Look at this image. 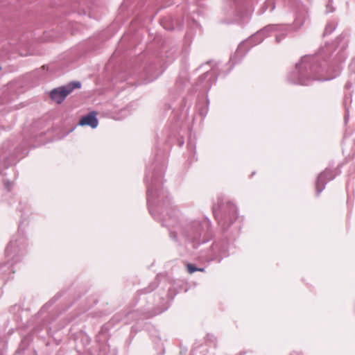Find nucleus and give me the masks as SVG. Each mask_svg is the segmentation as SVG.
<instances>
[{"instance_id": "nucleus-1", "label": "nucleus", "mask_w": 355, "mask_h": 355, "mask_svg": "<svg viewBox=\"0 0 355 355\" xmlns=\"http://www.w3.org/2000/svg\"><path fill=\"white\" fill-rule=\"evenodd\" d=\"M165 171L164 162L159 157L147 167L145 180L147 184V204L151 216L157 220H162L166 226L171 238L178 243H190L193 248L211 240L213 232L211 221L205 218L199 220H182L179 218L178 211H167V218H162L160 211L166 210L171 205V198L163 185Z\"/></svg>"}, {"instance_id": "nucleus-2", "label": "nucleus", "mask_w": 355, "mask_h": 355, "mask_svg": "<svg viewBox=\"0 0 355 355\" xmlns=\"http://www.w3.org/2000/svg\"><path fill=\"white\" fill-rule=\"evenodd\" d=\"M345 58L339 60V63L331 68L326 69V62L319 63V55H304L300 62L296 63L287 80L295 85H309L315 80L328 81L337 77L341 70L340 64Z\"/></svg>"}, {"instance_id": "nucleus-3", "label": "nucleus", "mask_w": 355, "mask_h": 355, "mask_svg": "<svg viewBox=\"0 0 355 355\" xmlns=\"http://www.w3.org/2000/svg\"><path fill=\"white\" fill-rule=\"evenodd\" d=\"M21 225L19 226L17 234L15 235L8 245L5 254L7 257H10L12 263L0 264V277L5 282L11 278V275L14 273L12 266L14 263L20 261L21 258L25 254L27 245L26 239L20 230Z\"/></svg>"}, {"instance_id": "nucleus-4", "label": "nucleus", "mask_w": 355, "mask_h": 355, "mask_svg": "<svg viewBox=\"0 0 355 355\" xmlns=\"http://www.w3.org/2000/svg\"><path fill=\"white\" fill-rule=\"evenodd\" d=\"M253 10L252 0L228 1L224 4L221 19L223 24H232L243 19Z\"/></svg>"}, {"instance_id": "nucleus-5", "label": "nucleus", "mask_w": 355, "mask_h": 355, "mask_svg": "<svg viewBox=\"0 0 355 355\" xmlns=\"http://www.w3.org/2000/svg\"><path fill=\"white\" fill-rule=\"evenodd\" d=\"M278 28L279 26L274 24L268 25L258 31L248 40L241 42L234 54L230 58V62L232 63V67L241 61L252 46L260 44L265 37L269 35L272 31H276Z\"/></svg>"}, {"instance_id": "nucleus-6", "label": "nucleus", "mask_w": 355, "mask_h": 355, "mask_svg": "<svg viewBox=\"0 0 355 355\" xmlns=\"http://www.w3.org/2000/svg\"><path fill=\"white\" fill-rule=\"evenodd\" d=\"M213 213L218 225L225 231L237 219V209L231 202L219 199L218 204L213 206Z\"/></svg>"}, {"instance_id": "nucleus-7", "label": "nucleus", "mask_w": 355, "mask_h": 355, "mask_svg": "<svg viewBox=\"0 0 355 355\" xmlns=\"http://www.w3.org/2000/svg\"><path fill=\"white\" fill-rule=\"evenodd\" d=\"M229 245L227 240L214 242L206 254L202 258L207 261H216L218 263L229 255Z\"/></svg>"}, {"instance_id": "nucleus-8", "label": "nucleus", "mask_w": 355, "mask_h": 355, "mask_svg": "<svg viewBox=\"0 0 355 355\" xmlns=\"http://www.w3.org/2000/svg\"><path fill=\"white\" fill-rule=\"evenodd\" d=\"M81 87V83L79 81H71L66 85L54 88L50 92L51 98L55 103H62L66 97L73 92L74 89Z\"/></svg>"}, {"instance_id": "nucleus-9", "label": "nucleus", "mask_w": 355, "mask_h": 355, "mask_svg": "<svg viewBox=\"0 0 355 355\" xmlns=\"http://www.w3.org/2000/svg\"><path fill=\"white\" fill-rule=\"evenodd\" d=\"M338 173H339L336 171V169L330 168H326L322 172H321L318 175L315 181L316 195L319 196L325 189L326 184L328 182L333 180Z\"/></svg>"}, {"instance_id": "nucleus-10", "label": "nucleus", "mask_w": 355, "mask_h": 355, "mask_svg": "<svg viewBox=\"0 0 355 355\" xmlns=\"http://www.w3.org/2000/svg\"><path fill=\"white\" fill-rule=\"evenodd\" d=\"M218 65L213 67L211 70L207 71L200 76L198 80V85H202L204 89L209 90L217 80Z\"/></svg>"}, {"instance_id": "nucleus-11", "label": "nucleus", "mask_w": 355, "mask_h": 355, "mask_svg": "<svg viewBox=\"0 0 355 355\" xmlns=\"http://www.w3.org/2000/svg\"><path fill=\"white\" fill-rule=\"evenodd\" d=\"M98 119L95 112H91L85 116H83L78 124L81 126L88 125L92 128H96L98 126Z\"/></svg>"}, {"instance_id": "nucleus-12", "label": "nucleus", "mask_w": 355, "mask_h": 355, "mask_svg": "<svg viewBox=\"0 0 355 355\" xmlns=\"http://www.w3.org/2000/svg\"><path fill=\"white\" fill-rule=\"evenodd\" d=\"M60 297L59 294H57L55 295L52 299H51L47 303H46L40 309V312L38 313V315L42 317V318L45 319V322L46 324L50 323L51 322V320L49 318H47L48 317V309L53 304L58 297Z\"/></svg>"}, {"instance_id": "nucleus-13", "label": "nucleus", "mask_w": 355, "mask_h": 355, "mask_svg": "<svg viewBox=\"0 0 355 355\" xmlns=\"http://www.w3.org/2000/svg\"><path fill=\"white\" fill-rule=\"evenodd\" d=\"M306 20V11L304 9H300L295 14V18L293 22V28L297 30L302 27Z\"/></svg>"}, {"instance_id": "nucleus-14", "label": "nucleus", "mask_w": 355, "mask_h": 355, "mask_svg": "<svg viewBox=\"0 0 355 355\" xmlns=\"http://www.w3.org/2000/svg\"><path fill=\"white\" fill-rule=\"evenodd\" d=\"M277 26H279L277 30L272 31L271 32H277V33L275 35V40L277 43H279L286 36L287 32L290 26H281L275 24Z\"/></svg>"}, {"instance_id": "nucleus-15", "label": "nucleus", "mask_w": 355, "mask_h": 355, "mask_svg": "<svg viewBox=\"0 0 355 355\" xmlns=\"http://www.w3.org/2000/svg\"><path fill=\"white\" fill-rule=\"evenodd\" d=\"M188 81L187 78V73L186 71L182 72L179 77L176 80V85L178 88H182L184 85H186L187 82Z\"/></svg>"}, {"instance_id": "nucleus-16", "label": "nucleus", "mask_w": 355, "mask_h": 355, "mask_svg": "<svg viewBox=\"0 0 355 355\" xmlns=\"http://www.w3.org/2000/svg\"><path fill=\"white\" fill-rule=\"evenodd\" d=\"M337 25H338L337 23L335 21L329 22L325 26L323 35L326 36V35H330L331 33H332L334 31V30L336 28Z\"/></svg>"}, {"instance_id": "nucleus-17", "label": "nucleus", "mask_w": 355, "mask_h": 355, "mask_svg": "<svg viewBox=\"0 0 355 355\" xmlns=\"http://www.w3.org/2000/svg\"><path fill=\"white\" fill-rule=\"evenodd\" d=\"M262 8L263 10L259 12V14L263 13L268 9H269L270 12H272L275 8V3L273 0H267Z\"/></svg>"}, {"instance_id": "nucleus-18", "label": "nucleus", "mask_w": 355, "mask_h": 355, "mask_svg": "<svg viewBox=\"0 0 355 355\" xmlns=\"http://www.w3.org/2000/svg\"><path fill=\"white\" fill-rule=\"evenodd\" d=\"M348 101L349 102V103H351V102H352L351 96L349 97L345 96L344 98V101H343V103H344L345 108V118H344L345 123L347 122V121L349 119V106L347 105Z\"/></svg>"}, {"instance_id": "nucleus-19", "label": "nucleus", "mask_w": 355, "mask_h": 355, "mask_svg": "<svg viewBox=\"0 0 355 355\" xmlns=\"http://www.w3.org/2000/svg\"><path fill=\"white\" fill-rule=\"evenodd\" d=\"M206 351L205 346L202 345H197L193 347L191 355H205L203 353Z\"/></svg>"}, {"instance_id": "nucleus-20", "label": "nucleus", "mask_w": 355, "mask_h": 355, "mask_svg": "<svg viewBox=\"0 0 355 355\" xmlns=\"http://www.w3.org/2000/svg\"><path fill=\"white\" fill-rule=\"evenodd\" d=\"M187 269L189 274H193V272H197V271H200V272L205 271V268H198L195 264H193V263H187Z\"/></svg>"}, {"instance_id": "nucleus-21", "label": "nucleus", "mask_w": 355, "mask_h": 355, "mask_svg": "<svg viewBox=\"0 0 355 355\" xmlns=\"http://www.w3.org/2000/svg\"><path fill=\"white\" fill-rule=\"evenodd\" d=\"M162 73V72L160 71H156V72H153V73H151L150 71V69H146V74L148 75V82H151L155 79H157L159 76L160 74Z\"/></svg>"}, {"instance_id": "nucleus-22", "label": "nucleus", "mask_w": 355, "mask_h": 355, "mask_svg": "<svg viewBox=\"0 0 355 355\" xmlns=\"http://www.w3.org/2000/svg\"><path fill=\"white\" fill-rule=\"evenodd\" d=\"M157 286V284L156 282H152L148 288H144V290L141 291V293H150L151 291H153V290L155 289V288Z\"/></svg>"}, {"instance_id": "nucleus-23", "label": "nucleus", "mask_w": 355, "mask_h": 355, "mask_svg": "<svg viewBox=\"0 0 355 355\" xmlns=\"http://www.w3.org/2000/svg\"><path fill=\"white\" fill-rule=\"evenodd\" d=\"M335 10L332 5V0H329L328 3L326 5V13L333 12Z\"/></svg>"}, {"instance_id": "nucleus-24", "label": "nucleus", "mask_w": 355, "mask_h": 355, "mask_svg": "<svg viewBox=\"0 0 355 355\" xmlns=\"http://www.w3.org/2000/svg\"><path fill=\"white\" fill-rule=\"evenodd\" d=\"M187 147L189 149V150H191V152H193V153H195L196 144L191 140L188 142Z\"/></svg>"}, {"instance_id": "nucleus-25", "label": "nucleus", "mask_w": 355, "mask_h": 355, "mask_svg": "<svg viewBox=\"0 0 355 355\" xmlns=\"http://www.w3.org/2000/svg\"><path fill=\"white\" fill-rule=\"evenodd\" d=\"M4 187L9 191L12 187V183L9 180H6L4 182Z\"/></svg>"}, {"instance_id": "nucleus-26", "label": "nucleus", "mask_w": 355, "mask_h": 355, "mask_svg": "<svg viewBox=\"0 0 355 355\" xmlns=\"http://www.w3.org/2000/svg\"><path fill=\"white\" fill-rule=\"evenodd\" d=\"M207 340H208V341H209V342H214V341L215 340V338H214V336H212V335H209V334H208V335L207 336Z\"/></svg>"}, {"instance_id": "nucleus-27", "label": "nucleus", "mask_w": 355, "mask_h": 355, "mask_svg": "<svg viewBox=\"0 0 355 355\" xmlns=\"http://www.w3.org/2000/svg\"><path fill=\"white\" fill-rule=\"evenodd\" d=\"M345 87L347 89H349L352 87V83H350V82H347L345 85Z\"/></svg>"}, {"instance_id": "nucleus-28", "label": "nucleus", "mask_w": 355, "mask_h": 355, "mask_svg": "<svg viewBox=\"0 0 355 355\" xmlns=\"http://www.w3.org/2000/svg\"><path fill=\"white\" fill-rule=\"evenodd\" d=\"M207 112V109H205V112L201 111L200 112V114L202 116V117L204 118V117H205Z\"/></svg>"}, {"instance_id": "nucleus-29", "label": "nucleus", "mask_w": 355, "mask_h": 355, "mask_svg": "<svg viewBox=\"0 0 355 355\" xmlns=\"http://www.w3.org/2000/svg\"><path fill=\"white\" fill-rule=\"evenodd\" d=\"M345 37H346V35H340L338 37V40L341 41L342 40L345 39Z\"/></svg>"}, {"instance_id": "nucleus-30", "label": "nucleus", "mask_w": 355, "mask_h": 355, "mask_svg": "<svg viewBox=\"0 0 355 355\" xmlns=\"http://www.w3.org/2000/svg\"><path fill=\"white\" fill-rule=\"evenodd\" d=\"M187 352V349H181L180 355H184Z\"/></svg>"}, {"instance_id": "nucleus-31", "label": "nucleus", "mask_w": 355, "mask_h": 355, "mask_svg": "<svg viewBox=\"0 0 355 355\" xmlns=\"http://www.w3.org/2000/svg\"><path fill=\"white\" fill-rule=\"evenodd\" d=\"M290 355H300V352H293Z\"/></svg>"}, {"instance_id": "nucleus-32", "label": "nucleus", "mask_w": 355, "mask_h": 355, "mask_svg": "<svg viewBox=\"0 0 355 355\" xmlns=\"http://www.w3.org/2000/svg\"><path fill=\"white\" fill-rule=\"evenodd\" d=\"M325 52V50L324 48H322L321 50H320V54L322 55L323 53Z\"/></svg>"}, {"instance_id": "nucleus-33", "label": "nucleus", "mask_w": 355, "mask_h": 355, "mask_svg": "<svg viewBox=\"0 0 355 355\" xmlns=\"http://www.w3.org/2000/svg\"><path fill=\"white\" fill-rule=\"evenodd\" d=\"M71 305H72V302H71L70 304H69L67 305V306H66V308L64 309V310H66V309H67L68 308H69L70 306H71Z\"/></svg>"}, {"instance_id": "nucleus-34", "label": "nucleus", "mask_w": 355, "mask_h": 355, "mask_svg": "<svg viewBox=\"0 0 355 355\" xmlns=\"http://www.w3.org/2000/svg\"><path fill=\"white\" fill-rule=\"evenodd\" d=\"M173 60H174V58H171L168 59V62H172Z\"/></svg>"}, {"instance_id": "nucleus-35", "label": "nucleus", "mask_w": 355, "mask_h": 355, "mask_svg": "<svg viewBox=\"0 0 355 355\" xmlns=\"http://www.w3.org/2000/svg\"><path fill=\"white\" fill-rule=\"evenodd\" d=\"M184 144V141L180 142V146H182Z\"/></svg>"}, {"instance_id": "nucleus-36", "label": "nucleus", "mask_w": 355, "mask_h": 355, "mask_svg": "<svg viewBox=\"0 0 355 355\" xmlns=\"http://www.w3.org/2000/svg\"><path fill=\"white\" fill-rule=\"evenodd\" d=\"M165 28H166V29H168V28H166V27H165ZM173 28H168V30H173Z\"/></svg>"}]
</instances>
